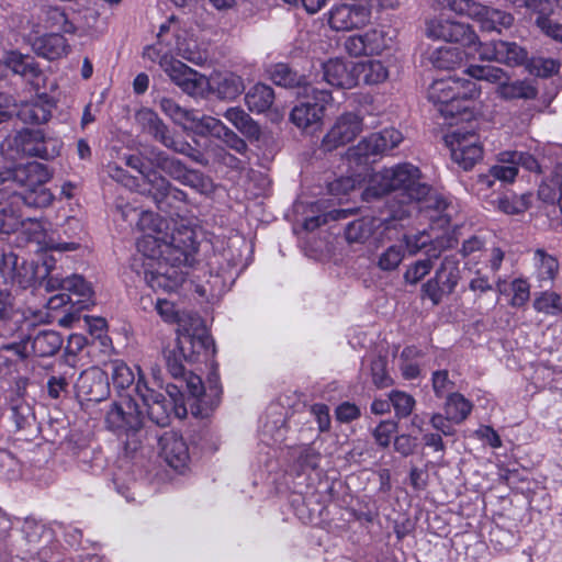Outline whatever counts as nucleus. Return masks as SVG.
Instances as JSON below:
<instances>
[{"instance_id":"49","label":"nucleus","mask_w":562,"mask_h":562,"mask_svg":"<svg viewBox=\"0 0 562 562\" xmlns=\"http://www.w3.org/2000/svg\"><path fill=\"white\" fill-rule=\"evenodd\" d=\"M464 53L458 47H441L432 55V64L439 69H454L463 61Z\"/></svg>"},{"instance_id":"1","label":"nucleus","mask_w":562,"mask_h":562,"mask_svg":"<svg viewBox=\"0 0 562 562\" xmlns=\"http://www.w3.org/2000/svg\"><path fill=\"white\" fill-rule=\"evenodd\" d=\"M49 179L47 167L36 161L0 170V186L11 181L20 187V191H12L11 200L0 207V234L9 235L22 227L23 233L30 234V240L40 243L43 225L25 217L23 207L43 209L52 204L54 194L45 187Z\"/></svg>"},{"instance_id":"31","label":"nucleus","mask_w":562,"mask_h":562,"mask_svg":"<svg viewBox=\"0 0 562 562\" xmlns=\"http://www.w3.org/2000/svg\"><path fill=\"white\" fill-rule=\"evenodd\" d=\"M137 123L142 126L143 131L149 134L155 140L162 144L165 147L172 138L169 127L158 116L156 112L150 109L144 108L139 110L136 115Z\"/></svg>"},{"instance_id":"11","label":"nucleus","mask_w":562,"mask_h":562,"mask_svg":"<svg viewBox=\"0 0 562 562\" xmlns=\"http://www.w3.org/2000/svg\"><path fill=\"white\" fill-rule=\"evenodd\" d=\"M403 140V135L395 128H385L372 133L348 149L346 158L350 167L362 168L366 171L370 164L374 162L390 150L397 147Z\"/></svg>"},{"instance_id":"36","label":"nucleus","mask_w":562,"mask_h":562,"mask_svg":"<svg viewBox=\"0 0 562 562\" xmlns=\"http://www.w3.org/2000/svg\"><path fill=\"white\" fill-rule=\"evenodd\" d=\"M212 85L217 97L225 100H234L245 90L243 78L233 72L216 76Z\"/></svg>"},{"instance_id":"53","label":"nucleus","mask_w":562,"mask_h":562,"mask_svg":"<svg viewBox=\"0 0 562 562\" xmlns=\"http://www.w3.org/2000/svg\"><path fill=\"white\" fill-rule=\"evenodd\" d=\"M387 358L378 356L371 362V374L374 385L379 389L387 387L392 384V379L386 372Z\"/></svg>"},{"instance_id":"6","label":"nucleus","mask_w":562,"mask_h":562,"mask_svg":"<svg viewBox=\"0 0 562 562\" xmlns=\"http://www.w3.org/2000/svg\"><path fill=\"white\" fill-rule=\"evenodd\" d=\"M154 45L194 65L204 64L209 57L205 46L191 32L183 29L175 15L160 25Z\"/></svg>"},{"instance_id":"27","label":"nucleus","mask_w":562,"mask_h":562,"mask_svg":"<svg viewBox=\"0 0 562 562\" xmlns=\"http://www.w3.org/2000/svg\"><path fill=\"white\" fill-rule=\"evenodd\" d=\"M160 456L173 469L179 470L187 465L190 456L187 442L182 436L175 431H166L159 438Z\"/></svg>"},{"instance_id":"9","label":"nucleus","mask_w":562,"mask_h":562,"mask_svg":"<svg viewBox=\"0 0 562 562\" xmlns=\"http://www.w3.org/2000/svg\"><path fill=\"white\" fill-rule=\"evenodd\" d=\"M108 428L119 436L126 435L131 441L125 442V450L132 453L138 450L140 441L137 434L143 428L144 418L139 405L130 396L113 403L106 412Z\"/></svg>"},{"instance_id":"42","label":"nucleus","mask_w":562,"mask_h":562,"mask_svg":"<svg viewBox=\"0 0 562 562\" xmlns=\"http://www.w3.org/2000/svg\"><path fill=\"white\" fill-rule=\"evenodd\" d=\"M376 33H366L363 35H351L346 38L344 47L352 57L372 55L378 52V46L373 44Z\"/></svg>"},{"instance_id":"60","label":"nucleus","mask_w":562,"mask_h":562,"mask_svg":"<svg viewBox=\"0 0 562 562\" xmlns=\"http://www.w3.org/2000/svg\"><path fill=\"white\" fill-rule=\"evenodd\" d=\"M397 431V423L394 420L381 422L373 431L376 443L381 447H387L392 436Z\"/></svg>"},{"instance_id":"40","label":"nucleus","mask_w":562,"mask_h":562,"mask_svg":"<svg viewBox=\"0 0 562 562\" xmlns=\"http://www.w3.org/2000/svg\"><path fill=\"white\" fill-rule=\"evenodd\" d=\"M515 178L516 169L514 166H506L498 162L490 168L488 173L479 175L476 186L479 187V191H481L492 188L495 180L508 183L513 182Z\"/></svg>"},{"instance_id":"44","label":"nucleus","mask_w":562,"mask_h":562,"mask_svg":"<svg viewBox=\"0 0 562 562\" xmlns=\"http://www.w3.org/2000/svg\"><path fill=\"white\" fill-rule=\"evenodd\" d=\"M498 47L501 48L498 55L499 64H504L509 67H516L524 65L528 59L527 50L516 42L499 40Z\"/></svg>"},{"instance_id":"51","label":"nucleus","mask_w":562,"mask_h":562,"mask_svg":"<svg viewBox=\"0 0 562 562\" xmlns=\"http://www.w3.org/2000/svg\"><path fill=\"white\" fill-rule=\"evenodd\" d=\"M110 369L113 385L117 390H125L134 383V373L132 369L127 367L124 362L114 361L110 364Z\"/></svg>"},{"instance_id":"23","label":"nucleus","mask_w":562,"mask_h":562,"mask_svg":"<svg viewBox=\"0 0 562 562\" xmlns=\"http://www.w3.org/2000/svg\"><path fill=\"white\" fill-rule=\"evenodd\" d=\"M154 259L158 260L157 268L145 271L146 283L155 291L173 292L178 290L186 279L180 268L182 263L170 262L161 257Z\"/></svg>"},{"instance_id":"33","label":"nucleus","mask_w":562,"mask_h":562,"mask_svg":"<svg viewBox=\"0 0 562 562\" xmlns=\"http://www.w3.org/2000/svg\"><path fill=\"white\" fill-rule=\"evenodd\" d=\"M32 46L38 56L48 60L61 58L69 52V45L66 38L61 34L55 32L37 37L33 42Z\"/></svg>"},{"instance_id":"56","label":"nucleus","mask_w":562,"mask_h":562,"mask_svg":"<svg viewBox=\"0 0 562 562\" xmlns=\"http://www.w3.org/2000/svg\"><path fill=\"white\" fill-rule=\"evenodd\" d=\"M322 459V454L315 448L310 445L303 446L300 448L299 454L296 457L297 465L302 471L305 470H315Z\"/></svg>"},{"instance_id":"59","label":"nucleus","mask_w":562,"mask_h":562,"mask_svg":"<svg viewBox=\"0 0 562 562\" xmlns=\"http://www.w3.org/2000/svg\"><path fill=\"white\" fill-rule=\"evenodd\" d=\"M167 148L173 150L175 153L184 155L191 158L193 161L205 165L206 160H204L203 155L192 147L188 142L183 139H176L173 136L170 142L166 146Z\"/></svg>"},{"instance_id":"24","label":"nucleus","mask_w":562,"mask_h":562,"mask_svg":"<svg viewBox=\"0 0 562 562\" xmlns=\"http://www.w3.org/2000/svg\"><path fill=\"white\" fill-rule=\"evenodd\" d=\"M178 344L187 362H196L201 356L207 358L214 353V341L204 328H195L192 333L184 328L178 336Z\"/></svg>"},{"instance_id":"14","label":"nucleus","mask_w":562,"mask_h":562,"mask_svg":"<svg viewBox=\"0 0 562 562\" xmlns=\"http://www.w3.org/2000/svg\"><path fill=\"white\" fill-rule=\"evenodd\" d=\"M307 99L296 104L291 113V122L303 131L315 132L322 125L326 105L333 100L328 90L308 86Z\"/></svg>"},{"instance_id":"64","label":"nucleus","mask_w":562,"mask_h":562,"mask_svg":"<svg viewBox=\"0 0 562 562\" xmlns=\"http://www.w3.org/2000/svg\"><path fill=\"white\" fill-rule=\"evenodd\" d=\"M193 123L196 128H200L201 133L207 132L216 137H222V133L226 127L218 119L207 115L198 116V120Z\"/></svg>"},{"instance_id":"48","label":"nucleus","mask_w":562,"mask_h":562,"mask_svg":"<svg viewBox=\"0 0 562 562\" xmlns=\"http://www.w3.org/2000/svg\"><path fill=\"white\" fill-rule=\"evenodd\" d=\"M144 179L146 183L150 187L149 192L157 207H162L160 203L164 200L166 191L171 186V182L153 166L150 167V169L145 171Z\"/></svg>"},{"instance_id":"35","label":"nucleus","mask_w":562,"mask_h":562,"mask_svg":"<svg viewBox=\"0 0 562 562\" xmlns=\"http://www.w3.org/2000/svg\"><path fill=\"white\" fill-rule=\"evenodd\" d=\"M273 89L265 83H256L245 94V103L250 112L263 113L268 111L274 102Z\"/></svg>"},{"instance_id":"29","label":"nucleus","mask_w":562,"mask_h":562,"mask_svg":"<svg viewBox=\"0 0 562 562\" xmlns=\"http://www.w3.org/2000/svg\"><path fill=\"white\" fill-rule=\"evenodd\" d=\"M323 80L334 88L351 89L357 86L355 66L349 69L340 59H330L323 64Z\"/></svg>"},{"instance_id":"39","label":"nucleus","mask_w":562,"mask_h":562,"mask_svg":"<svg viewBox=\"0 0 562 562\" xmlns=\"http://www.w3.org/2000/svg\"><path fill=\"white\" fill-rule=\"evenodd\" d=\"M224 117L246 137L259 138L261 133L259 125L241 108H228L224 113Z\"/></svg>"},{"instance_id":"3","label":"nucleus","mask_w":562,"mask_h":562,"mask_svg":"<svg viewBox=\"0 0 562 562\" xmlns=\"http://www.w3.org/2000/svg\"><path fill=\"white\" fill-rule=\"evenodd\" d=\"M159 221L153 231L157 235L147 234L138 243L137 247L148 258L161 257L176 263H188L198 250L195 231L188 225H179L173 228L170 236H160Z\"/></svg>"},{"instance_id":"52","label":"nucleus","mask_w":562,"mask_h":562,"mask_svg":"<svg viewBox=\"0 0 562 562\" xmlns=\"http://www.w3.org/2000/svg\"><path fill=\"white\" fill-rule=\"evenodd\" d=\"M390 402L392 403L395 415L398 418H405L409 416L416 403L412 395L403 391H392L390 393Z\"/></svg>"},{"instance_id":"21","label":"nucleus","mask_w":562,"mask_h":562,"mask_svg":"<svg viewBox=\"0 0 562 562\" xmlns=\"http://www.w3.org/2000/svg\"><path fill=\"white\" fill-rule=\"evenodd\" d=\"M362 131V119L352 112L341 114L324 136L322 146L331 151L352 142Z\"/></svg>"},{"instance_id":"16","label":"nucleus","mask_w":562,"mask_h":562,"mask_svg":"<svg viewBox=\"0 0 562 562\" xmlns=\"http://www.w3.org/2000/svg\"><path fill=\"white\" fill-rule=\"evenodd\" d=\"M452 160L463 170H471L483 157L480 137L472 131L457 128L445 137Z\"/></svg>"},{"instance_id":"13","label":"nucleus","mask_w":562,"mask_h":562,"mask_svg":"<svg viewBox=\"0 0 562 562\" xmlns=\"http://www.w3.org/2000/svg\"><path fill=\"white\" fill-rule=\"evenodd\" d=\"M47 291L60 290L61 292L49 299L48 305L50 308H58L66 304L78 306V310H83L92 302L93 290L91 284L79 274H72L67 278H59L57 276L48 277L45 281Z\"/></svg>"},{"instance_id":"46","label":"nucleus","mask_w":562,"mask_h":562,"mask_svg":"<svg viewBox=\"0 0 562 562\" xmlns=\"http://www.w3.org/2000/svg\"><path fill=\"white\" fill-rule=\"evenodd\" d=\"M63 232L67 237L71 238L69 241L64 240H53L50 239L47 244V247L50 250H57L60 252L65 251H75L79 248L80 244L76 240L77 235L81 232V224L79 220L75 217H70L66 221V224L63 226Z\"/></svg>"},{"instance_id":"10","label":"nucleus","mask_w":562,"mask_h":562,"mask_svg":"<svg viewBox=\"0 0 562 562\" xmlns=\"http://www.w3.org/2000/svg\"><path fill=\"white\" fill-rule=\"evenodd\" d=\"M142 157L147 159L153 167L183 186H188L202 193L212 190L213 182L210 177L199 170L189 169L181 160L167 155L157 147L145 148L142 151Z\"/></svg>"},{"instance_id":"58","label":"nucleus","mask_w":562,"mask_h":562,"mask_svg":"<svg viewBox=\"0 0 562 562\" xmlns=\"http://www.w3.org/2000/svg\"><path fill=\"white\" fill-rule=\"evenodd\" d=\"M155 310L166 323H177L182 326L183 314L176 308L172 302L158 299L155 304Z\"/></svg>"},{"instance_id":"43","label":"nucleus","mask_w":562,"mask_h":562,"mask_svg":"<svg viewBox=\"0 0 562 562\" xmlns=\"http://www.w3.org/2000/svg\"><path fill=\"white\" fill-rule=\"evenodd\" d=\"M158 104L161 112L176 124L186 125L198 120L196 112L182 108L171 98L162 97L159 99Z\"/></svg>"},{"instance_id":"63","label":"nucleus","mask_w":562,"mask_h":562,"mask_svg":"<svg viewBox=\"0 0 562 562\" xmlns=\"http://www.w3.org/2000/svg\"><path fill=\"white\" fill-rule=\"evenodd\" d=\"M432 389L437 397H443L450 392L454 383L449 379L447 370H437L432 373L431 378Z\"/></svg>"},{"instance_id":"57","label":"nucleus","mask_w":562,"mask_h":562,"mask_svg":"<svg viewBox=\"0 0 562 562\" xmlns=\"http://www.w3.org/2000/svg\"><path fill=\"white\" fill-rule=\"evenodd\" d=\"M183 361H186V359L180 353V346H179V344H177L176 348H173L171 350H168L166 352L167 369H168L169 373L175 379L179 380V379H182L186 375V369H184V366H183Z\"/></svg>"},{"instance_id":"20","label":"nucleus","mask_w":562,"mask_h":562,"mask_svg":"<svg viewBox=\"0 0 562 562\" xmlns=\"http://www.w3.org/2000/svg\"><path fill=\"white\" fill-rule=\"evenodd\" d=\"M403 243L391 245L380 254L376 266L381 270L393 271L397 269L405 257L406 249L411 254H416L430 243V238L425 232H422L412 236L404 235Z\"/></svg>"},{"instance_id":"7","label":"nucleus","mask_w":562,"mask_h":562,"mask_svg":"<svg viewBox=\"0 0 562 562\" xmlns=\"http://www.w3.org/2000/svg\"><path fill=\"white\" fill-rule=\"evenodd\" d=\"M143 57L157 63L168 78L183 92L194 95L203 91L205 77L175 58L171 53L154 44L143 49Z\"/></svg>"},{"instance_id":"30","label":"nucleus","mask_w":562,"mask_h":562,"mask_svg":"<svg viewBox=\"0 0 562 562\" xmlns=\"http://www.w3.org/2000/svg\"><path fill=\"white\" fill-rule=\"evenodd\" d=\"M7 65L14 74L23 77L36 89L40 88L43 72L32 56L11 52L7 57Z\"/></svg>"},{"instance_id":"2","label":"nucleus","mask_w":562,"mask_h":562,"mask_svg":"<svg viewBox=\"0 0 562 562\" xmlns=\"http://www.w3.org/2000/svg\"><path fill=\"white\" fill-rule=\"evenodd\" d=\"M392 192L401 196L397 207H409L411 216L416 210V203L430 196L431 187L423 180L418 167L411 162H402L373 173L361 196L370 203Z\"/></svg>"},{"instance_id":"32","label":"nucleus","mask_w":562,"mask_h":562,"mask_svg":"<svg viewBox=\"0 0 562 562\" xmlns=\"http://www.w3.org/2000/svg\"><path fill=\"white\" fill-rule=\"evenodd\" d=\"M31 344V355L45 358L56 355L63 346L59 333L50 329L40 330L34 336H26Z\"/></svg>"},{"instance_id":"47","label":"nucleus","mask_w":562,"mask_h":562,"mask_svg":"<svg viewBox=\"0 0 562 562\" xmlns=\"http://www.w3.org/2000/svg\"><path fill=\"white\" fill-rule=\"evenodd\" d=\"M498 162L506 166H514L516 175L518 173V167L521 166L526 170L538 172L540 166L538 160L528 153L522 151H504L498 155Z\"/></svg>"},{"instance_id":"55","label":"nucleus","mask_w":562,"mask_h":562,"mask_svg":"<svg viewBox=\"0 0 562 562\" xmlns=\"http://www.w3.org/2000/svg\"><path fill=\"white\" fill-rule=\"evenodd\" d=\"M531 198V194H522L513 199L505 196L498 200V207L506 214L522 213L530 206Z\"/></svg>"},{"instance_id":"61","label":"nucleus","mask_w":562,"mask_h":562,"mask_svg":"<svg viewBox=\"0 0 562 562\" xmlns=\"http://www.w3.org/2000/svg\"><path fill=\"white\" fill-rule=\"evenodd\" d=\"M513 297L510 301L512 306L520 307L525 305L530 297V285L524 279H515L512 282Z\"/></svg>"},{"instance_id":"18","label":"nucleus","mask_w":562,"mask_h":562,"mask_svg":"<svg viewBox=\"0 0 562 562\" xmlns=\"http://www.w3.org/2000/svg\"><path fill=\"white\" fill-rule=\"evenodd\" d=\"M135 391L146 407L148 419L159 427L168 426L172 413L176 412V401L149 389L142 378L138 379Z\"/></svg>"},{"instance_id":"12","label":"nucleus","mask_w":562,"mask_h":562,"mask_svg":"<svg viewBox=\"0 0 562 562\" xmlns=\"http://www.w3.org/2000/svg\"><path fill=\"white\" fill-rule=\"evenodd\" d=\"M63 143L55 137H46L41 130H22L8 137L3 144V150H10L18 156H34L45 160L54 159L60 153Z\"/></svg>"},{"instance_id":"45","label":"nucleus","mask_w":562,"mask_h":562,"mask_svg":"<svg viewBox=\"0 0 562 562\" xmlns=\"http://www.w3.org/2000/svg\"><path fill=\"white\" fill-rule=\"evenodd\" d=\"M270 79L274 85L284 88L305 86V77L291 69L286 64H277L270 70Z\"/></svg>"},{"instance_id":"4","label":"nucleus","mask_w":562,"mask_h":562,"mask_svg":"<svg viewBox=\"0 0 562 562\" xmlns=\"http://www.w3.org/2000/svg\"><path fill=\"white\" fill-rule=\"evenodd\" d=\"M408 217L409 207L390 206V214L386 217L366 216L350 222L345 228V236L350 244L370 241L379 247L385 241L398 239L402 222Z\"/></svg>"},{"instance_id":"54","label":"nucleus","mask_w":562,"mask_h":562,"mask_svg":"<svg viewBox=\"0 0 562 562\" xmlns=\"http://www.w3.org/2000/svg\"><path fill=\"white\" fill-rule=\"evenodd\" d=\"M47 27L64 33H75V25L68 20L66 13L58 8L47 11Z\"/></svg>"},{"instance_id":"5","label":"nucleus","mask_w":562,"mask_h":562,"mask_svg":"<svg viewBox=\"0 0 562 562\" xmlns=\"http://www.w3.org/2000/svg\"><path fill=\"white\" fill-rule=\"evenodd\" d=\"M481 93L475 79L458 78L448 76L435 80L428 89V99L434 104L440 105L439 112L445 116H454L465 111L468 105L463 104L477 98Z\"/></svg>"},{"instance_id":"50","label":"nucleus","mask_w":562,"mask_h":562,"mask_svg":"<svg viewBox=\"0 0 562 562\" xmlns=\"http://www.w3.org/2000/svg\"><path fill=\"white\" fill-rule=\"evenodd\" d=\"M533 308L547 315H558L562 312V297L554 291H543L535 297Z\"/></svg>"},{"instance_id":"15","label":"nucleus","mask_w":562,"mask_h":562,"mask_svg":"<svg viewBox=\"0 0 562 562\" xmlns=\"http://www.w3.org/2000/svg\"><path fill=\"white\" fill-rule=\"evenodd\" d=\"M459 260L456 256H446L435 276L422 286V292L434 305H438L445 295L451 294L461 279Z\"/></svg>"},{"instance_id":"17","label":"nucleus","mask_w":562,"mask_h":562,"mask_svg":"<svg viewBox=\"0 0 562 562\" xmlns=\"http://www.w3.org/2000/svg\"><path fill=\"white\" fill-rule=\"evenodd\" d=\"M37 277V266L16 254L3 252L0 256V278L3 283L20 289L31 288Z\"/></svg>"},{"instance_id":"37","label":"nucleus","mask_w":562,"mask_h":562,"mask_svg":"<svg viewBox=\"0 0 562 562\" xmlns=\"http://www.w3.org/2000/svg\"><path fill=\"white\" fill-rule=\"evenodd\" d=\"M357 85H378L386 80L389 71L382 61L370 59L355 66Z\"/></svg>"},{"instance_id":"25","label":"nucleus","mask_w":562,"mask_h":562,"mask_svg":"<svg viewBox=\"0 0 562 562\" xmlns=\"http://www.w3.org/2000/svg\"><path fill=\"white\" fill-rule=\"evenodd\" d=\"M457 240L451 236H441L436 238L427 249L426 259H420L412 263L404 273L407 283L417 284L432 269V259L440 257L446 249L452 248Z\"/></svg>"},{"instance_id":"62","label":"nucleus","mask_w":562,"mask_h":562,"mask_svg":"<svg viewBox=\"0 0 562 562\" xmlns=\"http://www.w3.org/2000/svg\"><path fill=\"white\" fill-rule=\"evenodd\" d=\"M560 69V63L552 58H536L531 63V72L538 77H550Z\"/></svg>"},{"instance_id":"26","label":"nucleus","mask_w":562,"mask_h":562,"mask_svg":"<svg viewBox=\"0 0 562 562\" xmlns=\"http://www.w3.org/2000/svg\"><path fill=\"white\" fill-rule=\"evenodd\" d=\"M75 387L79 396L91 402H100L104 400L109 393L108 378L105 373L97 367H91L82 371L76 381Z\"/></svg>"},{"instance_id":"22","label":"nucleus","mask_w":562,"mask_h":562,"mask_svg":"<svg viewBox=\"0 0 562 562\" xmlns=\"http://www.w3.org/2000/svg\"><path fill=\"white\" fill-rule=\"evenodd\" d=\"M370 10L361 4L341 3L328 12V24L335 31L361 29L370 22Z\"/></svg>"},{"instance_id":"41","label":"nucleus","mask_w":562,"mask_h":562,"mask_svg":"<svg viewBox=\"0 0 562 562\" xmlns=\"http://www.w3.org/2000/svg\"><path fill=\"white\" fill-rule=\"evenodd\" d=\"M443 411L452 423L461 424L470 415L472 404L462 394L453 392L447 396Z\"/></svg>"},{"instance_id":"19","label":"nucleus","mask_w":562,"mask_h":562,"mask_svg":"<svg viewBox=\"0 0 562 562\" xmlns=\"http://www.w3.org/2000/svg\"><path fill=\"white\" fill-rule=\"evenodd\" d=\"M428 37L458 43L464 47L476 46L479 36L475 31L465 23L436 19L427 23Z\"/></svg>"},{"instance_id":"38","label":"nucleus","mask_w":562,"mask_h":562,"mask_svg":"<svg viewBox=\"0 0 562 562\" xmlns=\"http://www.w3.org/2000/svg\"><path fill=\"white\" fill-rule=\"evenodd\" d=\"M535 276L539 282H552L559 272L558 259L543 249L533 252Z\"/></svg>"},{"instance_id":"34","label":"nucleus","mask_w":562,"mask_h":562,"mask_svg":"<svg viewBox=\"0 0 562 562\" xmlns=\"http://www.w3.org/2000/svg\"><path fill=\"white\" fill-rule=\"evenodd\" d=\"M52 109V102L44 95L35 101L23 103L18 111V116L27 124H43L50 119Z\"/></svg>"},{"instance_id":"8","label":"nucleus","mask_w":562,"mask_h":562,"mask_svg":"<svg viewBox=\"0 0 562 562\" xmlns=\"http://www.w3.org/2000/svg\"><path fill=\"white\" fill-rule=\"evenodd\" d=\"M470 78L496 85V94L505 101L533 100L538 95L537 88L528 80L512 81L502 68L492 65H471L465 70Z\"/></svg>"},{"instance_id":"28","label":"nucleus","mask_w":562,"mask_h":562,"mask_svg":"<svg viewBox=\"0 0 562 562\" xmlns=\"http://www.w3.org/2000/svg\"><path fill=\"white\" fill-rule=\"evenodd\" d=\"M474 20L480 24L483 32H495L498 34L510 29L515 22V18L510 12L482 3H480L477 15H475Z\"/></svg>"}]
</instances>
